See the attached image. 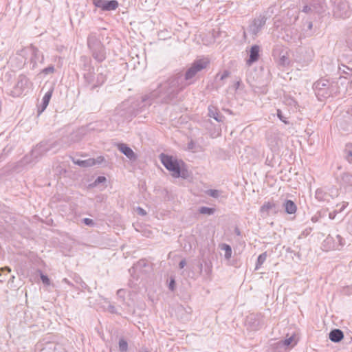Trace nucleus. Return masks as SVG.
<instances>
[{
	"instance_id": "nucleus-1",
	"label": "nucleus",
	"mask_w": 352,
	"mask_h": 352,
	"mask_svg": "<svg viewBox=\"0 0 352 352\" xmlns=\"http://www.w3.org/2000/svg\"><path fill=\"white\" fill-rule=\"evenodd\" d=\"M186 87L187 83L184 81L183 74L181 72L177 73L159 84L157 89L148 94L141 96L140 100H137L132 109H130L127 113L123 112L127 107L126 103H123L120 107L122 109H117V113L121 116H124L126 119L130 120L141 112L144 108L151 105L155 99H158L162 103L171 102Z\"/></svg>"
},
{
	"instance_id": "nucleus-2",
	"label": "nucleus",
	"mask_w": 352,
	"mask_h": 352,
	"mask_svg": "<svg viewBox=\"0 0 352 352\" xmlns=\"http://www.w3.org/2000/svg\"><path fill=\"white\" fill-rule=\"evenodd\" d=\"M159 157L164 166L172 173L171 175L173 177L188 178V172L186 168L185 163L182 160H177L172 155L165 153H161Z\"/></svg>"
},
{
	"instance_id": "nucleus-3",
	"label": "nucleus",
	"mask_w": 352,
	"mask_h": 352,
	"mask_svg": "<svg viewBox=\"0 0 352 352\" xmlns=\"http://www.w3.org/2000/svg\"><path fill=\"white\" fill-rule=\"evenodd\" d=\"M210 65V60L208 58H201L195 60L190 66L186 69L183 75L184 81L187 83V86L193 84L195 82V77L204 69H206Z\"/></svg>"
},
{
	"instance_id": "nucleus-4",
	"label": "nucleus",
	"mask_w": 352,
	"mask_h": 352,
	"mask_svg": "<svg viewBox=\"0 0 352 352\" xmlns=\"http://www.w3.org/2000/svg\"><path fill=\"white\" fill-rule=\"evenodd\" d=\"M87 45L92 53L93 58L98 62H102L106 58L104 47L96 34H91L87 38Z\"/></svg>"
},
{
	"instance_id": "nucleus-5",
	"label": "nucleus",
	"mask_w": 352,
	"mask_h": 352,
	"mask_svg": "<svg viewBox=\"0 0 352 352\" xmlns=\"http://www.w3.org/2000/svg\"><path fill=\"white\" fill-rule=\"evenodd\" d=\"M60 144L58 141H43L38 144L31 151V156L36 161H38L47 152L53 151L56 153L59 149Z\"/></svg>"
},
{
	"instance_id": "nucleus-6",
	"label": "nucleus",
	"mask_w": 352,
	"mask_h": 352,
	"mask_svg": "<svg viewBox=\"0 0 352 352\" xmlns=\"http://www.w3.org/2000/svg\"><path fill=\"white\" fill-rule=\"evenodd\" d=\"M300 11L309 16H315L324 11V4L322 0H302Z\"/></svg>"
},
{
	"instance_id": "nucleus-7",
	"label": "nucleus",
	"mask_w": 352,
	"mask_h": 352,
	"mask_svg": "<svg viewBox=\"0 0 352 352\" xmlns=\"http://www.w3.org/2000/svg\"><path fill=\"white\" fill-rule=\"evenodd\" d=\"M333 15L336 19H344L350 15L348 3L344 0H333Z\"/></svg>"
},
{
	"instance_id": "nucleus-8",
	"label": "nucleus",
	"mask_w": 352,
	"mask_h": 352,
	"mask_svg": "<svg viewBox=\"0 0 352 352\" xmlns=\"http://www.w3.org/2000/svg\"><path fill=\"white\" fill-rule=\"evenodd\" d=\"M30 82L28 78L23 74H21L18 76L16 85L13 89L10 91V96L12 97H19L23 94L25 89L29 87Z\"/></svg>"
},
{
	"instance_id": "nucleus-9",
	"label": "nucleus",
	"mask_w": 352,
	"mask_h": 352,
	"mask_svg": "<svg viewBox=\"0 0 352 352\" xmlns=\"http://www.w3.org/2000/svg\"><path fill=\"white\" fill-rule=\"evenodd\" d=\"M336 181L345 192L352 191V173L343 172L336 176Z\"/></svg>"
},
{
	"instance_id": "nucleus-10",
	"label": "nucleus",
	"mask_w": 352,
	"mask_h": 352,
	"mask_svg": "<svg viewBox=\"0 0 352 352\" xmlns=\"http://www.w3.org/2000/svg\"><path fill=\"white\" fill-rule=\"evenodd\" d=\"M263 323V316L261 314H250L245 319V325L252 331H257Z\"/></svg>"
},
{
	"instance_id": "nucleus-11",
	"label": "nucleus",
	"mask_w": 352,
	"mask_h": 352,
	"mask_svg": "<svg viewBox=\"0 0 352 352\" xmlns=\"http://www.w3.org/2000/svg\"><path fill=\"white\" fill-rule=\"evenodd\" d=\"M94 5L102 10H114L118 7L116 0H93Z\"/></svg>"
},
{
	"instance_id": "nucleus-12",
	"label": "nucleus",
	"mask_w": 352,
	"mask_h": 352,
	"mask_svg": "<svg viewBox=\"0 0 352 352\" xmlns=\"http://www.w3.org/2000/svg\"><path fill=\"white\" fill-rule=\"evenodd\" d=\"M273 56L276 57L278 56V63L280 65L287 66L289 64V58L288 56L287 51L285 50H280L278 48L274 49L273 51Z\"/></svg>"
},
{
	"instance_id": "nucleus-13",
	"label": "nucleus",
	"mask_w": 352,
	"mask_h": 352,
	"mask_svg": "<svg viewBox=\"0 0 352 352\" xmlns=\"http://www.w3.org/2000/svg\"><path fill=\"white\" fill-rule=\"evenodd\" d=\"M43 54L41 53L36 47L32 46L30 58V64L32 65L31 69H35L36 67L37 63H43Z\"/></svg>"
},
{
	"instance_id": "nucleus-14",
	"label": "nucleus",
	"mask_w": 352,
	"mask_h": 352,
	"mask_svg": "<svg viewBox=\"0 0 352 352\" xmlns=\"http://www.w3.org/2000/svg\"><path fill=\"white\" fill-rule=\"evenodd\" d=\"M117 147L118 150L131 161H135L138 159L137 154H135L127 144L124 143H118Z\"/></svg>"
},
{
	"instance_id": "nucleus-15",
	"label": "nucleus",
	"mask_w": 352,
	"mask_h": 352,
	"mask_svg": "<svg viewBox=\"0 0 352 352\" xmlns=\"http://www.w3.org/2000/svg\"><path fill=\"white\" fill-rule=\"evenodd\" d=\"M260 212L263 217H269L277 212V206L274 203H265L260 209Z\"/></svg>"
},
{
	"instance_id": "nucleus-16",
	"label": "nucleus",
	"mask_w": 352,
	"mask_h": 352,
	"mask_svg": "<svg viewBox=\"0 0 352 352\" xmlns=\"http://www.w3.org/2000/svg\"><path fill=\"white\" fill-rule=\"evenodd\" d=\"M260 47L257 45H254L251 47L250 50L249 58L247 60V63L250 65L253 63L257 61L259 58Z\"/></svg>"
},
{
	"instance_id": "nucleus-17",
	"label": "nucleus",
	"mask_w": 352,
	"mask_h": 352,
	"mask_svg": "<svg viewBox=\"0 0 352 352\" xmlns=\"http://www.w3.org/2000/svg\"><path fill=\"white\" fill-rule=\"evenodd\" d=\"M329 338L333 342H340L344 338V333L339 329H333L329 332Z\"/></svg>"
},
{
	"instance_id": "nucleus-18",
	"label": "nucleus",
	"mask_w": 352,
	"mask_h": 352,
	"mask_svg": "<svg viewBox=\"0 0 352 352\" xmlns=\"http://www.w3.org/2000/svg\"><path fill=\"white\" fill-rule=\"evenodd\" d=\"M208 116L214 118L216 121L219 122H223L225 119V116H223L219 110L214 106L208 107Z\"/></svg>"
},
{
	"instance_id": "nucleus-19",
	"label": "nucleus",
	"mask_w": 352,
	"mask_h": 352,
	"mask_svg": "<svg viewBox=\"0 0 352 352\" xmlns=\"http://www.w3.org/2000/svg\"><path fill=\"white\" fill-rule=\"evenodd\" d=\"M84 78L85 80L87 85L88 87H89L90 90L92 91L96 88V87H93L94 84H96V76L95 74H94L91 72H88L87 73H85L84 74Z\"/></svg>"
},
{
	"instance_id": "nucleus-20",
	"label": "nucleus",
	"mask_w": 352,
	"mask_h": 352,
	"mask_svg": "<svg viewBox=\"0 0 352 352\" xmlns=\"http://www.w3.org/2000/svg\"><path fill=\"white\" fill-rule=\"evenodd\" d=\"M283 206L285 208V212L287 214H294L296 212L297 206H296V204L290 199H287L284 202Z\"/></svg>"
},
{
	"instance_id": "nucleus-21",
	"label": "nucleus",
	"mask_w": 352,
	"mask_h": 352,
	"mask_svg": "<svg viewBox=\"0 0 352 352\" xmlns=\"http://www.w3.org/2000/svg\"><path fill=\"white\" fill-rule=\"evenodd\" d=\"M329 85V80L325 78H321L314 83L313 88L314 91L327 89Z\"/></svg>"
},
{
	"instance_id": "nucleus-22",
	"label": "nucleus",
	"mask_w": 352,
	"mask_h": 352,
	"mask_svg": "<svg viewBox=\"0 0 352 352\" xmlns=\"http://www.w3.org/2000/svg\"><path fill=\"white\" fill-rule=\"evenodd\" d=\"M72 162L74 164L83 168L91 167L94 166V161L91 158H89L85 160L73 159Z\"/></svg>"
},
{
	"instance_id": "nucleus-23",
	"label": "nucleus",
	"mask_w": 352,
	"mask_h": 352,
	"mask_svg": "<svg viewBox=\"0 0 352 352\" xmlns=\"http://www.w3.org/2000/svg\"><path fill=\"white\" fill-rule=\"evenodd\" d=\"M315 197L319 201H329V199L327 192L322 188H318L315 192Z\"/></svg>"
},
{
	"instance_id": "nucleus-24",
	"label": "nucleus",
	"mask_w": 352,
	"mask_h": 352,
	"mask_svg": "<svg viewBox=\"0 0 352 352\" xmlns=\"http://www.w3.org/2000/svg\"><path fill=\"white\" fill-rule=\"evenodd\" d=\"M264 24L265 23H251L247 31L250 34L256 36L258 32L261 31Z\"/></svg>"
},
{
	"instance_id": "nucleus-25",
	"label": "nucleus",
	"mask_w": 352,
	"mask_h": 352,
	"mask_svg": "<svg viewBox=\"0 0 352 352\" xmlns=\"http://www.w3.org/2000/svg\"><path fill=\"white\" fill-rule=\"evenodd\" d=\"M314 91H315L316 96H317L318 100L320 101H322L324 99H326V98L331 96V90L329 91V89L328 88L320 89V90Z\"/></svg>"
},
{
	"instance_id": "nucleus-26",
	"label": "nucleus",
	"mask_w": 352,
	"mask_h": 352,
	"mask_svg": "<svg viewBox=\"0 0 352 352\" xmlns=\"http://www.w3.org/2000/svg\"><path fill=\"white\" fill-rule=\"evenodd\" d=\"M96 76V84H94L93 87H98L101 86L107 79V75L103 72H99V69H97Z\"/></svg>"
},
{
	"instance_id": "nucleus-27",
	"label": "nucleus",
	"mask_w": 352,
	"mask_h": 352,
	"mask_svg": "<svg viewBox=\"0 0 352 352\" xmlns=\"http://www.w3.org/2000/svg\"><path fill=\"white\" fill-rule=\"evenodd\" d=\"M340 187L338 188L337 186H332L328 189L327 195L329 198L334 199L339 196Z\"/></svg>"
},
{
	"instance_id": "nucleus-28",
	"label": "nucleus",
	"mask_w": 352,
	"mask_h": 352,
	"mask_svg": "<svg viewBox=\"0 0 352 352\" xmlns=\"http://www.w3.org/2000/svg\"><path fill=\"white\" fill-rule=\"evenodd\" d=\"M345 158L349 162L352 163V143H349L346 145L345 149Z\"/></svg>"
},
{
	"instance_id": "nucleus-29",
	"label": "nucleus",
	"mask_w": 352,
	"mask_h": 352,
	"mask_svg": "<svg viewBox=\"0 0 352 352\" xmlns=\"http://www.w3.org/2000/svg\"><path fill=\"white\" fill-rule=\"evenodd\" d=\"M267 254V252H265L262 254H261L257 258L256 266H255V270H258L261 265L263 264V263L266 261Z\"/></svg>"
},
{
	"instance_id": "nucleus-30",
	"label": "nucleus",
	"mask_w": 352,
	"mask_h": 352,
	"mask_svg": "<svg viewBox=\"0 0 352 352\" xmlns=\"http://www.w3.org/2000/svg\"><path fill=\"white\" fill-rule=\"evenodd\" d=\"M221 249L225 251V258L228 260L230 259L232 256L231 246L228 244L223 243L221 246Z\"/></svg>"
},
{
	"instance_id": "nucleus-31",
	"label": "nucleus",
	"mask_w": 352,
	"mask_h": 352,
	"mask_svg": "<svg viewBox=\"0 0 352 352\" xmlns=\"http://www.w3.org/2000/svg\"><path fill=\"white\" fill-rule=\"evenodd\" d=\"M214 208L206 206H202L199 208V213L203 214L212 215L214 213Z\"/></svg>"
},
{
	"instance_id": "nucleus-32",
	"label": "nucleus",
	"mask_w": 352,
	"mask_h": 352,
	"mask_svg": "<svg viewBox=\"0 0 352 352\" xmlns=\"http://www.w3.org/2000/svg\"><path fill=\"white\" fill-rule=\"evenodd\" d=\"M38 161H36V160L34 157L31 156V154L24 156L21 160V163L23 165H27V164H35Z\"/></svg>"
},
{
	"instance_id": "nucleus-33",
	"label": "nucleus",
	"mask_w": 352,
	"mask_h": 352,
	"mask_svg": "<svg viewBox=\"0 0 352 352\" xmlns=\"http://www.w3.org/2000/svg\"><path fill=\"white\" fill-rule=\"evenodd\" d=\"M128 350V343L123 338L119 340V351L120 352H126Z\"/></svg>"
},
{
	"instance_id": "nucleus-34",
	"label": "nucleus",
	"mask_w": 352,
	"mask_h": 352,
	"mask_svg": "<svg viewBox=\"0 0 352 352\" xmlns=\"http://www.w3.org/2000/svg\"><path fill=\"white\" fill-rule=\"evenodd\" d=\"M328 89H329V91L331 90V96L337 94L338 92V82H329V85Z\"/></svg>"
},
{
	"instance_id": "nucleus-35",
	"label": "nucleus",
	"mask_w": 352,
	"mask_h": 352,
	"mask_svg": "<svg viewBox=\"0 0 352 352\" xmlns=\"http://www.w3.org/2000/svg\"><path fill=\"white\" fill-rule=\"evenodd\" d=\"M52 93H53V89L52 88L45 94V95L42 99V101L44 102L45 103H47V104H49L50 100L52 96Z\"/></svg>"
},
{
	"instance_id": "nucleus-36",
	"label": "nucleus",
	"mask_w": 352,
	"mask_h": 352,
	"mask_svg": "<svg viewBox=\"0 0 352 352\" xmlns=\"http://www.w3.org/2000/svg\"><path fill=\"white\" fill-rule=\"evenodd\" d=\"M206 194L212 197L218 198L220 195V192L216 189H209L206 191Z\"/></svg>"
},
{
	"instance_id": "nucleus-37",
	"label": "nucleus",
	"mask_w": 352,
	"mask_h": 352,
	"mask_svg": "<svg viewBox=\"0 0 352 352\" xmlns=\"http://www.w3.org/2000/svg\"><path fill=\"white\" fill-rule=\"evenodd\" d=\"M349 205L348 202L343 201L341 204H338L336 205V209L335 210V212H342Z\"/></svg>"
},
{
	"instance_id": "nucleus-38",
	"label": "nucleus",
	"mask_w": 352,
	"mask_h": 352,
	"mask_svg": "<svg viewBox=\"0 0 352 352\" xmlns=\"http://www.w3.org/2000/svg\"><path fill=\"white\" fill-rule=\"evenodd\" d=\"M55 71L54 67L53 65H50L45 69H43L41 72V73L44 74H53Z\"/></svg>"
},
{
	"instance_id": "nucleus-39",
	"label": "nucleus",
	"mask_w": 352,
	"mask_h": 352,
	"mask_svg": "<svg viewBox=\"0 0 352 352\" xmlns=\"http://www.w3.org/2000/svg\"><path fill=\"white\" fill-rule=\"evenodd\" d=\"M294 336H291L288 338L285 339L284 340H282L280 342H282L283 345L285 346H289L294 341Z\"/></svg>"
},
{
	"instance_id": "nucleus-40",
	"label": "nucleus",
	"mask_w": 352,
	"mask_h": 352,
	"mask_svg": "<svg viewBox=\"0 0 352 352\" xmlns=\"http://www.w3.org/2000/svg\"><path fill=\"white\" fill-rule=\"evenodd\" d=\"M277 116L278 118L285 124H288V122L287 121V118L283 116L282 111L280 109H277Z\"/></svg>"
},
{
	"instance_id": "nucleus-41",
	"label": "nucleus",
	"mask_w": 352,
	"mask_h": 352,
	"mask_svg": "<svg viewBox=\"0 0 352 352\" xmlns=\"http://www.w3.org/2000/svg\"><path fill=\"white\" fill-rule=\"evenodd\" d=\"M41 280H42L43 283L47 285H49L50 284V280L49 277L47 275H45L42 273H41Z\"/></svg>"
},
{
	"instance_id": "nucleus-42",
	"label": "nucleus",
	"mask_w": 352,
	"mask_h": 352,
	"mask_svg": "<svg viewBox=\"0 0 352 352\" xmlns=\"http://www.w3.org/2000/svg\"><path fill=\"white\" fill-rule=\"evenodd\" d=\"M48 104L42 101L41 104L38 106V115L39 116L42 112H43Z\"/></svg>"
},
{
	"instance_id": "nucleus-43",
	"label": "nucleus",
	"mask_w": 352,
	"mask_h": 352,
	"mask_svg": "<svg viewBox=\"0 0 352 352\" xmlns=\"http://www.w3.org/2000/svg\"><path fill=\"white\" fill-rule=\"evenodd\" d=\"M107 180L106 177H104V176H98L96 180L94 181V186H97L98 184H102V183H104Z\"/></svg>"
},
{
	"instance_id": "nucleus-44",
	"label": "nucleus",
	"mask_w": 352,
	"mask_h": 352,
	"mask_svg": "<svg viewBox=\"0 0 352 352\" xmlns=\"http://www.w3.org/2000/svg\"><path fill=\"white\" fill-rule=\"evenodd\" d=\"M205 263V272L207 275L210 276L212 272V265L210 263L207 261H204Z\"/></svg>"
},
{
	"instance_id": "nucleus-45",
	"label": "nucleus",
	"mask_w": 352,
	"mask_h": 352,
	"mask_svg": "<svg viewBox=\"0 0 352 352\" xmlns=\"http://www.w3.org/2000/svg\"><path fill=\"white\" fill-rule=\"evenodd\" d=\"M74 280L76 283H79L82 288L87 287V284L82 280L80 276H75Z\"/></svg>"
},
{
	"instance_id": "nucleus-46",
	"label": "nucleus",
	"mask_w": 352,
	"mask_h": 352,
	"mask_svg": "<svg viewBox=\"0 0 352 352\" xmlns=\"http://www.w3.org/2000/svg\"><path fill=\"white\" fill-rule=\"evenodd\" d=\"M126 291L123 289H120L117 291V296L121 298L122 300H124L125 298Z\"/></svg>"
},
{
	"instance_id": "nucleus-47",
	"label": "nucleus",
	"mask_w": 352,
	"mask_h": 352,
	"mask_svg": "<svg viewBox=\"0 0 352 352\" xmlns=\"http://www.w3.org/2000/svg\"><path fill=\"white\" fill-rule=\"evenodd\" d=\"M306 25V28H304L303 29L305 30V36H309L311 35V33L309 32H311L313 26V23H305Z\"/></svg>"
},
{
	"instance_id": "nucleus-48",
	"label": "nucleus",
	"mask_w": 352,
	"mask_h": 352,
	"mask_svg": "<svg viewBox=\"0 0 352 352\" xmlns=\"http://www.w3.org/2000/svg\"><path fill=\"white\" fill-rule=\"evenodd\" d=\"M82 222L85 225L89 226H93L95 224L94 221L91 219H89V218H84L82 219Z\"/></svg>"
},
{
	"instance_id": "nucleus-49",
	"label": "nucleus",
	"mask_w": 352,
	"mask_h": 352,
	"mask_svg": "<svg viewBox=\"0 0 352 352\" xmlns=\"http://www.w3.org/2000/svg\"><path fill=\"white\" fill-rule=\"evenodd\" d=\"M94 162V166L96 164H100L104 160V158L102 156H98L97 158H91Z\"/></svg>"
},
{
	"instance_id": "nucleus-50",
	"label": "nucleus",
	"mask_w": 352,
	"mask_h": 352,
	"mask_svg": "<svg viewBox=\"0 0 352 352\" xmlns=\"http://www.w3.org/2000/svg\"><path fill=\"white\" fill-rule=\"evenodd\" d=\"M175 287V280L174 278H170L169 284H168V288L171 291H174Z\"/></svg>"
},
{
	"instance_id": "nucleus-51",
	"label": "nucleus",
	"mask_w": 352,
	"mask_h": 352,
	"mask_svg": "<svg viewBox=\"0 0 352 352\" xmlns=\"http://www.w3.org/2000/svg\"><path fill=\"white\" fill-rule=\"evenodd\" d=\"M177 311L179 313V312H182V311H185L186 312V314L188 315L190 314L191 313V309L190 308H188V311L186 310L183 306H180L177 308Z\"/></svg>"
},
{
	"instance_id": "nucleus-52",
	"label": "nucleus",
	"mask_w": 352,
	"mask_h": 352,
	"mask_svg": "<svg viewBox=\"0 0 352 352\" xmlns=\"http://www.w3.org/2000/svg\"><path fill=\"white\" fill-rule=\"evenodd\" d=\"M346 229H347L348 232L351 234H352V216L350 217V219L349 220Z\"/></svg>"
},
{
	"instance_id": "nucleus-53",
	"label": "nucleus",
	"mask_w": 352,
	"mask_h": 352,
	"mask_svg": "<svg viewBox=\"0 0 352 352\" xmlns=\"http://www.w3.org/2000/svg\"><path fill=\"white\" fill-rule=\"evenodd\" d=\"M229 76H230V72H228V70H225L223 72V73L221 75L220 80H223L226 79V78H228Z\"/></svg>"
},
{
	"instance_id": "nucleus-54",
	"label": "nucleus",
	"mask_w": 352,
	"mask_h": 352,
	"mask_svg": "<svg viewBox=\"0 0 352 352\" xmlns=\"http://www.w3.org/2000/svg\"><path fill=\"white\" fill-rule=\"evenodd\" d=\"M108 311L111 313V314H116L117 313V310H116V308L115 307V306L112 305H109L108 306V308H107Z\"/></svg>"
},
{
	"instance_id": "nucleus-55",
	"label": "nucleus",
	"mask_w": 352,
	"mask_h": 352,
	"mask_svg": "<svg viewBox=\"0 0 352 352\" xmlns=\"http://www.w3.org/2000/svg\"><path fill=\"white\" fill-rule=\"evenodd\" d=\"M311 230H312L311 228H306L305 230L302 231L301 235L307 236L311 233Z\"/></svg>"
},
{
	"instance_id": "nucleus-56",
	"label": "nucleus",
	"mask_w": 352,
	"mask_h": 352,
	"mask_svg": "<svg viewBox=\"0 0 352 352\" xmlns=\"http://www.w3.org/2000/svg\"><path fill=\"white\" fill-rule=\"evenodd\" d=\"M336 238H337V239H338V241L339 242V244L340 245H344V243H345L344 239L340 235L337 234L336 235Z\"/></svg>"
},
{
	"instance_id": "nucleus-57",
	"label": "nucleus",
	"mask_w": 352,
	"mask_h": 352,
	"mask_svg": "<svg viewBox=\"0 0 352 352\" xmlns=\"http://www.w3.org/2000/svg\"><path fill=\"white\" fill-rule=\"evenodd\" d=\"M287 104L289 105L296 107L297 105V102L292 98H289L287 100Z\"/></svg>"
},
{
	"instance_id": "nucleus-58",
	"label": "nucleus",
	"mask_w": 352,
	"mask_h": 352,
	"mask_svg": "<svg viewBox=\"0 0 352 352\" xmlns=\"http://www.w3.org/2000/svg\"><path fill=\"white\" fill-rule=\"evenodd\" d=\"M137 210H138V213L142 216H144L146 214L145 210H144L143 208H142L140 207H138Z\"/></svg>"
},
{
	"instance_id": "nucleus-59",
	"label": "nucleus",
	"mask_w": 352,
	"mask_h": 352,
	"mask_svg": "<svg viewBox=\"0 0 352 352\" xmlns=\"http://www.w3.org/2000/svg\"><path fill=\"white\" fill-rule=\"evenodd\" d=\"M186 265V261L185 259H182L179 263V267L180 269H183Z\"/></svg>"
},
{
	"instance_id": "nucleus-60",
	"label": "nucleus",
	"mask_w": 352,
	"mask_h": 352,
	"mask_svg": "<svg viewBox=\"0 0 352 352\" xmlns=\"http://www.w3.org/2000/svg\"><path fill=\"white\" fill-rule=\"evenodd\" d=\"M268 19H269V17H267L265 15H263V16H261V19H258V22L262 23V22H266V21Z\"/></svg>"
},
{
	"instance_id": "nucleus-61",
	"label": "nucleus",
	"mask_w": 352,
	"mask_h": 352,
	"mask_svg": "<svg viewBox=\"0 0 352 352\" xmlns=\"http://www.w3.org/2000/svg\"><path fill=\"white\" fill-rule=\"evenodd\" d=\"M91 124H90L87 125L85 127H82L81 130L83 131H88L92 130L93 128L91 127Z\"/></svg>"
},
{
	"instance_id": "nucleus-62",
	"label": "nucleus",
	"mask_w": 352,
	"mask_h": 352,
	"mask_svg": "<svg viewBox=\"0 0 352 352\" xmlns=\"http://www.w3.org/2000/svg\"><path fill=\"white\" fill-rule=\"evenodd\" d=\"M1 269L2 272L6 271L8 273L11 272V268L10 267H8V266L4 267H1Z\"/></svg>"
},
{
	"instance_id": "nucleus-63",
	"label": "nucleus",
	"mask_w": 352,
	"mask_h": 352,
	"mask_svg": "<svg viewBox=\"0 0 352 352\" xmlns=\"http://www.w3.org/2000/svg\"><path fill=\"white\" fill-rule=\"evenodd\" d=\"M338 212H335V210L333 212H330L329 216V218L331 219H333L336 217V214H337Z\"/></svg>"
},
{
	"instance_id": "nucleus-64",
	"label": "nucleus",
	"mask_w": 352,
	"mask_h": 352,
	"mask_svg": "<svg viewBox=\"0 0 352 352\" xmlns=\"http://www.w3.org/2000/svg\"><path fill=\"white\" fill-rule=\"evenodd\" d=\"M240 83H241L240 81H237V82H235V84H234L235 89H237L239 88V87L240 85Z\"/></svg>"
}]
</instances>
